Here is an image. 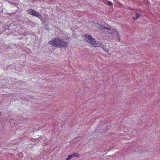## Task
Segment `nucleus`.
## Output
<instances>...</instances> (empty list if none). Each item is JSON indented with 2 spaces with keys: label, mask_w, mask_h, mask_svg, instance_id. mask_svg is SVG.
<instances>
[{
  "label": "nucleus",
  "mask_w": 160,
  "mask_h": 160,
  "mask_svg": "<svg viewBox=\"0 0 160 160\" xmlns=\"http://www.w3.org/2000/svg\"><path fill=\"white\" fill-rule=\"evenodd\" d=\"M85 40L89 43L91 45L96 47L101 46L102 49L106 52H108V50L106 47L103 45H101L100 42H96L94 38H93L92 36L88 34H86L84 36Z\"/></svg>",
  "instance_id": "f257e3e1"
},
{
  "label": "nucleus",
  "mask_w": 160,
  "mask_h": 160,
  "mask_svg": "<svg viewBox=\"0 0 160 160\" xmlns=\"http://www.w3.org/2000/svg\"><path fill=\"white\" fill-rule=\"evenodd\" d=\"M49 43L52 46L55 47L66 48L68 46V43L57 38L53 39Z\"/></svg>",
  "instance_id": "f03ea898"
},
{
  "label": "nucleus",
  "mask_w": 160,
  "mask_h": 160,
  "mask_svg": "<svg viewBox=\"0 0 160 160\" xmlns=\"http://www.w3.org/2000/svg\"><path fill=\"white\" fill-rule=\"evenodd\" d=\"M97 28L99 29L102 30L103 29H107V30L110 29V26L108 24H106L105 22L98 21L97 22L93 23Z\"/></svg>",
  "instance_id": "7ed1b4c3"
},
{
  "label": "nucleus",
  "mask_w": 160,
  "mask_h": 160,
  "mask_svg": "<svg viewBox=\"0 0 160 160\" xmlns=\"http://www.w3.org/2000/svg\"><path fill=\"white\" fill-rule=\"evenodd\" d=\"M108 30L110 31L109 32L111 33L113 35H115L116 37H117L119 40H120V38L119 36V33L117 30L113 28H111L110 27V29H108Z\"/></svg>",
  "instance_id": "20e7f679"
},
{
  "label": "nucleus",
  "mask_w": 160,
  "mask_h": 160,
  "mask_svg": "<svg viewBox=\"0 0 160 160\" xmlns=\"http://www.w3.org/2000/svg\"><path fill=\"white\" fill-rule=\"evenodd\" d=\"M32 15L38 18L40 20H42V19L41 15L35 10H34L33 13H32Z\"/></svg>",
  "instance_id": "39448f33"
},
{
  "label": "nucleus",
  "mask_w": 160,
  "mask_h": 160,
  "mask_svg": "<svg viewBox=\"0 0 160 160\" xmlns=\"http://www.w3.org/2000/svg\"><path fill=\"white\" fill-rule=\"evenodd\" d=\"M79 156V154H78L74 153L72 154H71V155H68V158L66 159V160H69L70 159L72 158L75 157H78Z\"/></svg>",
  "instance_id": "423d86ee"
},
{
  "label": "nucleus",
  "mask_w": 160,
  "mask_h": 160,
  "mask_svg": "<svg viewBox=\"0 0 160 160\" xmlns=\"http://www.w3.org/2000/svg\"><path fill=\"white\" fill-rule=\"evenodd\" d=\"M141 16V15L138 13H136V17H133L132 18L135 21L137 20L138 18H140Z\"/></svg>",
  "instance_id": "0eeeda50"
},
{
  "label": "nucleus",
  "mask_w": 160,
  "mask_h": 160,
  "mask_svg": "<svg viewBox=\"0 0 160 160\" xmlns=\"http://www.w3.org/2000/svg\"><path fill=\"white\" fill-rule=\"evenodd\" d=\"M34 11V10H33L32 9H31L27 10V12L29 14L32 15V13H33Z\"/></svg>",
  "instance_id": "6e6552de"
},
{
  "label": "nucleus",
  "mask_w": 160,
  "mask_h": 160,
  "mask_svg": "<svg viewBox=\"0 0 160 160\" xmlns=\"http://www.w3.org/2000/svg\"><path fill=\"white\" fill-rule=\"evenodd\" d=\"M108 3L109 5H112V3L110 2H108Z\"/></svg>",
  "instance_id": "1a4fd4ad"
},
{
  "label": "nucleus",
  "mask_w": 160,
  "mask_h": 160,
  "mask_svg": "<svg viewBox=\"0 0 160 160\" xmlns=\"http://www.w3.org/2000/svg\"><path fill=\"white\" fill-rule=\"evenodd\" d=\"M1 112H0V116L1 115Z\"/></svg>",
  "instance_id": "9d476101"
}]
</instances>
